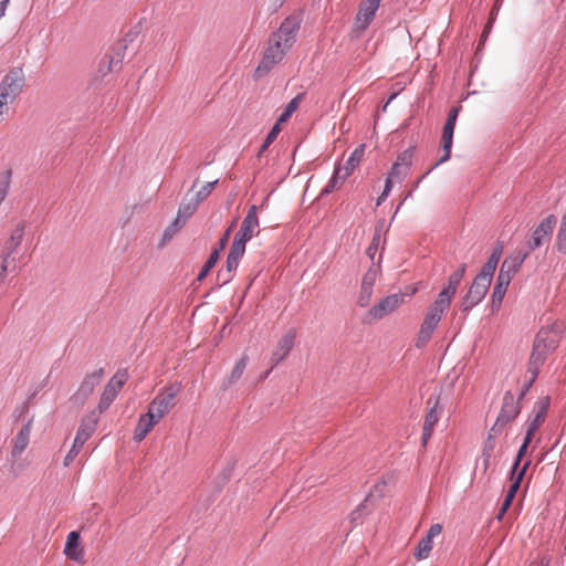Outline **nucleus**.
<instances>
[{
	"label": "nucleus",
	"instance_id": "a211bd4d",
	"mask_svg": "<svg viewBox=\"0 0 566 566\" xmlns=\"http://www.w3.org/2000/svg\"><path fill=\"white\" fill-rule=\"evenodd\" d=\"M244 252L245 245L239 242L232 243L227 259V272L219 274V276H222L223 283H227L232 279L233 272L239 265V260L243 256Z\"/></svg>",
	"mask_w": 566,
	"mask_h": 566
},
{
	"label": "nucleus",
	"instance_id": "9b49d317",
	"mask_svg": "<svg viewBox=\"0 0 566 566\" xmlns=\"http://www.w3.org/2000/svg\"><path fill=\"white\" fill-rule=\"evenodd\" d=\"M521 412L520 402L511 392H505L503 396L502 408L497 416L495 426H505L513 421Z\"/></svg>",
	"mask_w": 566,
	"mask_h": 566
},
{
	"label": "nucleus",
	"instance_id": "4c0bfd02",
	"mask_svg": "<svg viewBox=\"0 0 566 566\" xmlns=\"http://www.w3.org/2000/svg\"><path fill=\"white\" fill-rule=\"evenodd\" d=\"M282 125L283 124H279L277 120L275 122L272 129L270 130V133L268 134L266 138L263 142V144L260 148L259 155L264 153L268 149V147L276 139L277 135L282 130Z\"/></svg>",
	"mask_w": 566,
	"mask_h": 566
},
{
	"label": "nucleus",
	"instance_id": "c756f323",
	"mask_svg": "<svg viewBox=\"0 0 566 566\" xmlns=\"http://www.w3.org/2000/svg\"><path fill=\"white\" fill-rule=\"evenodd\" d=\"M217 182L218 179L206 182L199 189H197L198 182L195 181L189 193L200 203L210 196Z\"/></svg>",
	"mask_w": 566,
	"mask_h": 566
},
{
	"label": "nucleus",
	"instance_id": "f257e3e1",
	"mask_svg": "<svg viewBox=\"0 0 566 566\" xmlns=\"http://www.w3.org/2000/svg\"><path fill=\"white\" fill-rule=\"evenodd\" d=\"M298 24L293 19H286L279 30L271 35L263 57L254 71L255 78L266 75L283 60L285 53L295 42Z\"/></svg>",
	"mask_w": 566,
	"mask_h": 566
},
{
	"label": "nucleus",
	"instance_id": "c85d7f7f",
	"mask_svg": "<svg viewBox=\"0 0 566 566\" xmlns=\"http://www.w3.org/2000/svg\"><path fill=\"white\" fill-rule=\"evenodd\" d=\"M438 401H436L434 406L430 409V411L427 413L424 418L423 423V432H422V443L426 444L428 440L430 439L433 427L439 420V413L437 410Z\"/></svg>",
	"mask_w": 566,
	"mask_h": 566
},
{
	"label": "nucleus",
	"instance_id": "680f3d73",
	"mask_svg": "<svg viewBox=\"0 0 566 566\" xmlns=\"http://www.w3.org/2000/svg\"><path fill=\"white\" fill-rule=\"evenodd\" d=\"M1 2L4 3L6 6H8L10 0H2Z\"/></svg>",
	"mask_w": 566,
	"mask_h": 566
},
{
	"label": "nucleus",
	"instance_id": "7c9ffc66",
	"mask_svg": "<svg viewBox=\"0 0 566 566\" xmlns=\"http://www.w3.org/2000/svg\"><path fill=\"white\" fill-rule=\"evenodd\" d=\"M511 281H512V277L499 272V275L496 279V284L494 286L493 294H492L493 302H499V303L502 302Z\"/></svg>",
	"mask_w": 566,
	"mask_h": 566
},
{
	"label": "nucleus",
	"instance_id": "9d476101",
	"mask_svg": "<svg viewBox=\"0 0 566 566\" xmlns=\"http://www.w3.org/2000/svg\"><path fill=\"white\" fill-rule=\"evenodd\" d=\"M405 294H391L381 298L376 305H374L368 314L374 319H381L386 315L392 313L403 303Z\"/></svg>",
	"mask_w": 566,
	"mask_h": 566
},
{
	"label": "nucleus",
	"instance_id": "09e8293b",
	"mask_svg": "<svg viewBox=\"0 0 566 566\" xmlns=\"http://www.w3.org/2000/svg\"><path fill=\"white\" fill-rule=\"evenodd\" d=\"M514 497H515V494H511V493L506 492L505 499H504V501L502 503V506H501V509H500V511H499V513L496 515V518L499 521H501L503 518L504 514L510 509Z\"/></svg>",
	"mask_w": 566,
	"mask_h": 566
},
{
	"label": "nucleus",
	"instance_id": "e2e57ef3",
	"mask_svg": "<svg viewBox=\"0 0 566 566\" xmlns=\"http://www.w3.org/2000/svg\"><path fill=\"white\" fill-rule=\"evenodd\" d=\"M416 291H417L416 289H412V291L410 292V294H409V295H410V296H411V295H413V294L416 293Z\"/></svg>",
	"mask_w": 566,
	"mask_h": 566
},
{
	"label": "nucleus",
	"instance_id": "c9c22d12",
	"mask_svg": "<svg viewBox=\"0 0 566 566\" xmlns=\"http://www.w3.org/2000/svg\"><path fill=\"white\" fill-rule=\"evenodd\" d=\"M502 248L495 249L490 255L488 262L482 266L481 273L493 277L497 263L501 259Z\"/></svg>",
	"mask_w": 566,
	"mask_h": 566
},
{
	"label": "nucleus",
	"instance_id": "13d9d810",
	"mask_svg": "<svg viewBox=\"0 0 566 566\" xmlns=\"http://www.w3.org/2000/svg\"><path fill=\"white\" fill-rule=\"evenodd\" d=\"M458 114H459V108L458 107H453L450 111L449 115H448L447 122L451 123V124H455L457 118H458Z\"/></svg>",
	"mask_w": 566,
	"mask_h": 566
},
{
	"label": "nucleus",
	"instance_id": "6e6552de",
	"mask_svg": "<svg viewBox=\"0 0 566 566\" xmlns=\"http://www.w3.org/2000/svg\"><path fill=\"white\" fill-rule=\"evenodd\" d=\"M177 390L174 388H167L164 392L157 395L148 407L154 418L159 422L175 406V398Z\"/></svg>",
	"mask_w": 566,
	"mask_h": 566
},
{
	"label": "nucleus",
	"instance_id": "a18cd8bd",
	"mask_svg": "<svg viewBox=\"0 0 566 566\" xmlns=\"http://www.w3.org/2000/svg\"><path fill=\"white\" fill-rule=\"evenodd\" d=\"M514 497H515V494H511V493L506 492L505 499H504V501L502 503V506H501V509H500V511H499V513L496 515V518L499 521H501L503 518L504 514L510 509Z\"/></svg>",
	"mask_w": 566,
	"mask_h": 566
},
{
	"label": "nucleus",
	"instance_id": "ea45409f",
	"mask_svg": "<svg viewBox=\"0 0 566 566\" xmlns=\"http://www.w3.org/2000/svg\"><path fill=\"white\" fill-rule=\"evenodd\" d=\"M247 361H248V357L247 356H243L237 364L235 366L233 367L231 374H230V377H229V381L230 382H235L243 374L245 367H247Z\"/></svg>",
	"mask_w": 566,
	"mask_h": 566
},
{
	"label": "nucleus",
	"instance_id": "5701e85b",
	"mask_svg": "<svg viewBox=\"0 0 566 566\" xmlns=\"http://www.w3.org/2000/svg\"><path fill=\"white\" fill-rule=\"evenodd\" d=\"M30 434L31 423L28 422L20 429V431L17 433L13 440V447L11 451L12 457H19L27 449L30 442Z\"/></svg>",
	"mask_w": 566,
	"mask_h": 566
},
{
	"label": "nucleus",
	"instance_id": "de8ad7c7",
	"mask_svg": "<svg viewBox=\"0 0 566 566\" xmlns=\"http://www.w3.org/2000/svg\"><path fill=\"white\" fill-rule=\"evenodd\" d=\"M514 497H515V494H511V493L506 492L505 499H504V501L502 503V506H501V509H500V511H499V513L496 515V518L499 521H501L503 518L504 514L510 509Z\"/></svg>",
	"mask_w": 566,
	"mask_h": 566
},
{
	"label": "nucleus",
	"instance_id": "bb28decb",
	"mask_svg": "<svg viewBox=\"0 0 566 566\" xmlns=\"http://www.w3.org/2000/svg\"><path fill=\"white\" fill-rule=\"evenodd\" d=\"M240 229L245 233L254 237L260 232L259 230V218H258V207L251 206L245 218L243 219Z\"/></svg>",
	"mask_w": 566,
	"mask_h": 566
},
{
	"label": "nucleus",
	"instance_id": "603ef678",
	"mask_svg": "<svg viewBox=\"0 0 566 566\" xmlns=\"http://www.w3.org/2000/svg\"><path fill=\"white\" fill-rule=\"evenodd\" d=\"M391 189H392V185H390V180H386L385 188H384L382 192L380 193V196L377 198V201H376L377 206H380L387 199Z\"/></svg>",
	"mask_w": 566,
	"mask_h": 566
},
{
	"label": "nucleus",
	"instance_id": "bf43d9fd",
	"mask_svg": "<svg viewBox=\"0 0 566 566\" xmlns=\"http://www.w3.org/2000/svg\"><path fill=\"white\" fill-rule=\"evenodd\" d=\"M9 104L11 103L0 97V117L7 113Z\"/></svg>",
	"mask_w": 566,
	"mask_h": 566
},
{
	"label": "nucleus",
	"instance_id": "7ed1b4c3",
	"mask_svg": "<svg viewBox=\"0 0 566 566\" xmlns=\"http://www.w3.org/2000/svg\"><path fill=\"white\" fill-rule=\"evenodd\" d=\"M25 84V75L22 67L11 69L0 82V97L11 104L21 94Z\"/></svg>",
	"mask_w": 566,
	"mask_h": 566
},
{
	"label": "nucleus",
	"instance_id": "ddd939ff",
	"mask_svg": "<svg viewBox=\"0 0 566 566\" xmlns=\"http://www.w3.org/2000/svg\"><path fill=\"white\" fill-rule=\"evenodd\" d=\"M378 270L375 268H369L367 272L364 274L359 293L357 296V305L360 307H367L370 303L375 283L378 279Z\"/></svg>",
	"mask_w": 566,
	"mask_h": 566
},
{
	"label": "nucleus",
	"instance_id": "b1692460",
	"mask_svg": "<svg viewBox=\"0 0 566 566\" xmlns=\"http://www.w3.org/2000/svg\"><path fill=\"white\" fill-rule=\"evenodd\" d=\"M199 205L200 203L198 202V200H196L190 193H188V196L179 207L175 224H184L186 220L197 211Z\"/></svg>",
	"mask_w": 566,
	"mask_h": 566
},
{
	"label": "nucleus",
	"instance_id": "473e14b6",
	"mask_svg": "<svg viewBox=\"0 0 566 566\" xmlns=\"http://www.w3.org/2000/svg\"><path fill=\"white\" fill-rule=\"evenodd\" d=\"M530 463H531V460H527L524 462V464L522 465V468L518 471L514 472V470H512V475H511L512 483L507 490V493L516 495V492L520 489L521 482L525 475V472H526Z\"/></svg>",
	"mask_w": 566,
	"mask_h": 566
},
{
	"label": "nucleus",
	"instance_id": "aec40b11",
	"mask_svg": "<svg viewBox=\"0 0 566 566\" xmlns=\"http://www.w3.org/2000/svg\"><path fill=\"white\" fill-rule=\"evenodd\" d=\"M98 415L93 411L90 416L83 418L76 432L74 443L83 447L96 429Z\"/></svg>",
	"mask_w": 566,
	"mask_h": 566
},
{
	"label": "nucleus",
	"instance_id": "2f4dec72",
	"mask_svg": "<svg viewBox=\"0 0 566 566\" xmlns=\"http://www.w3.org/2000/svg\"><path fill=\"white\" fill-rule=\"evenodd\" d=\"M303 99V94H297L294 98L290 101V103L286 105L282 114L276 119L279 124H285L290 117L297 111L301 102Z\"/></svg>",
	"mask_w": 566,
	"mask_h": 566
},
{
	"label": "nucleus",
	"instance_id": "423d86ee",
	"mask_svg": "<svg viewBox=\"0 0 566 566\" xmlns=\"http://www.w3.org/2000/svg\"><path fill=\"white\" fill-rule=\"evenodd\" d=\"M556 222V217L554 214H549L538 223L526 243L530 251L536 250L551 241Z\"/></svg>",
	"mask_w": 566,
	"mask_h": 566
},
{
	"label": "nucleus",
	"instance_id": "58836bf2",
	"mask_svg": "<svg viewBox=\"0 0 566 566\" xmlns=\"http://www.w3.org/2000/svg\"><path fill=\"white\" fill-rule=\"evenodd\" d=\"M218 259H219V250H214L210 254V256L207 260L206 264L202 266L200 273L198 274V277H197L198 281H202L207 276L209 271L216 265Z\"/></svg>",
	"mask_w": 566,
	"mask_h": 566
},
{
	"label": "nucleus",
	"instance_id": "a878e982",
	"mask_svg": "<svg viewBox=\"0 0 566 566\" xmlns=\"http://www.w3.org/2000/svg\"><path fill=\"white\" fill-rule=\"evenodd\" d=\"M467 270L465 264H461L458 270H455L448 279V284L441 290V294L453 298L457 293V290Z\"/></svg>",
	"mask_w": 566,
	"mask_h": 566
},
{
	"label": "nucleus",
	"instance_id": "dca6fc26",
	"mask_svg": "<svg viewBox=\"0 0 566 566\" xmlns=\"http://www.w3.org/2000/svg\"><path fill=\"white\" fill-rule=\"evenodd\" d=\"M441 532H442V526L440 524H433L430 526L426 536H423L419 541V543L416 547L415 557L418 560L426 559L429 557L430 552L432 551V547H433V538L439 536L441 534Z\"/></svg>",
	"mask_w": 566,
	"mask_h": 566
},
{
	"label": "nucleus",
	"instance_id": "f03ea898",
	"mask_svg": "<svg viewBox=\"0 0 566 566\" xmlns=\"http://www.w3.org/2000/svg\"><path fill=\"white\" fill-rule=\"evenodd\" d=\"M559 343V334L555 329H541L535 338L531 355V365L537 368Z\"/></svg>",
	"mask_w": 566,
	"mask_h": 566
},
{
	"label": "nucleus",
	"instance_id": "4d7b16f0",
	"mask_svg": "<svg viewBox=\"0 0 566 566\" xmlns=\"http://www.w3.org/2000/svg\"><path fill=\"white\" fill-rule=\"evenodd\" d=\"M8 272V262L7 258L2 259L1 265H0V284L4 281Z\"/></svg>",
	"mask_w": 566,
	"mask_h": 566
},
{
	"label": "nucleus",
	"instance_id": "1a4fd4ad",
	"mask_svg": "<svg viewBox=\"0 0 566 566\" xmlns=\"http://www.w3.org/2000/svg\"><path fill=\"white\" fill-rule=\"evenodd\" d=\"M103 369L95 370L88 374L81 382L76 392L72 396L71 400L76 406H83L90 396L94 392L95 388L101 382L103 377Z\"/></svg>",
	"mask_w": 566,
	"mask_h": 566
},
{
	"label": "nucleus",
	"instance_id": "0eeeda50",
	"mask_svg": "<svg viewBox=\"0 0 566 566\" xmlns=\"http://www.w3.org/2000/svg\"><path fill=\"white\" fill-rule=\"evenodd\" d=\"M381 0H363L353 24V32L360 35L373 22Z\"/></svg>",
	"mask_w": 566,
	"mask_h": 566
},
{
	"label": "nucleus",
	"instance_id": "8fccbe9b",
	"mask_svg": "<svg viewBox=\"0 0 566 566\" xmlns=\"http://www.w3.org/2000/svg\"><path fill=\"white\" fill-rule=\"evenodd\" d=\"M514 497H515V494H511V493L506 492L505 499H504V501L502 503V506H501V509H500V511H499V513L496 515V518L499 521H501L503 518L504 514L510 509Z\"/></svg>",
	"mask_w": 566,
	"mask_h": 566
},
{
	"label": "nucleus",
	"instance_id": "f8f14e48",
	"mask_svg": "<svg viewBox=\"0 0 566 566\" xmlns=\"http://www.w3.org/2000/svg\"><path fill=\"white\" fill-rule=\"evenodd\" d=\"M452 298L439 293L427 308L423 322L437 327L444 312L450 307Z\"/></svg>",
	"mask_w": 566,
	"mask_h": 566
},
{
	"label": "nucleus",
	"instance_id": "c03bdc74",
	"mask_svg": "<svg viewBox=\"0 0 566 566\" xmlns=\"http://www.w3.org/2000/svg\"><path fill=\"white\" fill-rule=\"evenodd\" d=\"M9 188H10V172L8 171L0 178V205L6 199Z\"/></svg>",
	"mask_w": 566,
	"mask_h": 566
},
{
	"label": "nucleus",
	"instance_id": "5fc2aeb1",
	"mask_svg": "<svg viewBox=\"0 0 566 566\" xmlns=\"http://www.w3.org/2000/svg\"><path fill=\"white\" fill-rule=\"evenodd\" d=\"M253 237L249 233H245L244 231H242L241 229L239 230V232L235 234V238L233 240V242H239V243H242L243 245H245V243L251 240Z\"/></svg>",
	"mask_w": 566,
	"mask_h": 566
},
{
	"label": "nucleus",
	"instance_id": "864d4df0",
	"mask_svg": "<svg viewBox=\"0 0 566 566\" xmlns=\"http://www.w3.org/2000/svg\"><path fill=\"white\" fill-rule=\"evenodd\" d=\"M253 237L249 233H245L244 231H242L241 229L239 230V232L235 234V238L233 240V242H239V243H242L243 245H245V243L251 240Z\"/></svg>",
	"mask_w": 566,
	"mask_h": 566
},
{
	"label": "nucleus",
	"instance_id": "cd10ccee",
	"mask_svg": "<svg viewBox=\"0 0 566 566\" xmlns=\"http://www.w3.org/2000/svg\"><path fill=\"white\" fill-rule=\"evenodd\" d=\"M365 153V146L359 145L348 157L346 163L340 166L336 167L337 169H342V172L344 174V177H349L354 169L359 165V163L363 159Z\"/></svg>",
	"mask_w": 566,
	"mask_h": 566
},
{
	"label": "nucleus",
	"instance_id": "79ce46f5",
	"mask_svg": "<svg viewBox=\"0 0 566 566\" xmlns=\"http://www.w3.org/2000/svg\"><path fill=\"white\" fill-rule=\"evenodd\" d=\"M531 442H532V438H528L525 436L524 441L517 452V455H516V459H515V462H514V465L512 469V470H514V472L520 470L518 467H520Z\"/></svg>",
	"mask_w": 566,
	"mask_h": 566
},
{
	"label": "nucleus",
	"instance_id": "39448f33",
	"mask_svg": "<svg viewBox=\"0 0 566 566\" xmlns=\"http://www.w3.org/2000/svg\"><path fill=\"white\" fill-rule=\"evenodd\" d=\"M491 281V276L481 272L475 276L461 304V310L463 312H469L484 298Z\"/></svg>",
	"mask_w": 566,
	"mask_h": 566
},
{
	"label": "nucleus",
	"instance_id": "6e6d98bb",
	"mask_svg": "<svg viewBox=\"0 0 566 566\" xmlns=\"http://www.w3.org/2000/svg\"><path fill=\"white\" fill-rule=\"evenodd\" d=\"M235 224V221H233L230 227L226 230L224 234L222 235V238L220 239V250H223L229 241V238H230V234H231V231L233 229Z\"/></svg>",
	"mask_w": 566,
	"mask_h": 566
},
{
	"label": "nucleus",
	"instance_id": "4be33fe9",
	"mask_svg": "<svg viewBox=\"0 0 566 566\" xmlns=\"http://www.w3.org/2000/svg\"><path fill=\"white\" fill-rule=\"evenodd\" d=\"M157 423L158 421L154 418V416L150 412L147 411V413L142 415L135 428L134 439L136 441L144 440Z\"/></svg>",
	"mask_w": 566,
	"mask_h": 566
},
{
	"label": "nucleus",
	"instance_id": "72a5a7b5",
	"mask_svg": "<svg viewBox=\"0 0 566 566\" xmlns=\"http://www.w3.org/2000/svg\"><path fill=\"white\" fill-rule=\"evenodd\" d=\"M434 329H436L434 326L422 321L420 329L417 335L416 343H415L416 347H418V348L423 347L430 340Z\"/></svg>",
	"mask_w": 566,
	"mask_h": 566
},
{
	"label": "nucleus",
	"instance_id": "37998d69",
	"mask_svg": "<svg viewBox=\"0 0 566 566\" xmlns=\"http://www.w3.org/2000/svg\"><path fill=\"white\" fill-rule=\"evenodd\" d=\"M407 171L408 170H403V168L394 163L386 180H390V185H394V181L403 178Z\"/></svg>",
	"mask_w": 566,
	"mask_h": 566
},
{
	"label": "nucleus",
	"instance_id": "49530a36",
	"mask_svg": "<svg viewBox=\"0 0 566 566\" xmlns=\"http://www.w3.org/2000/svg\"><path fill=\"white\" fill-rule=\"evenodd\" d=\"M514 497H515V494H511V493L506 492L505 499H504V501L502 503V506H501V509H500V511H499V513L496 515V518L499 521H501L503 518L504 514L510 509Z\"/></svg>",
	"mask_w": 566,
	"mask_h": 566
},
{
	"label": "nucleus",
	"instance_id": "e433bc0d",
	"mask_svg": "<svg viewBox=\"0 0 566 566\" xmlns=\"http://www.w3.org/2000/svg\"><path fill=\"white\" fill-rule=\"evenodd\" d=\"M556 248L559 252L566 253V212L562 218V222L556 235Z\"/></svg>",
	"mask_w": 566,
	"mask_h": 566
},
{
	"label": "nucleus",
	"instance_id": "3c124183",
	"mask_svg": "<svg viewBox=\"0 0 566 566\" xmlns=\"http://www.w3.org/2000/svg\"><path fill=\"white\" fill-rule=\"evenodd\" d=\"M81 448H82L81 446H77L73 442L71 450L67 452V454L65 455L64 461H63V464L65 467H69L73 462V460L78 454Z\"/></svg>",
	"mask_w": 566,
	"mask_h": 566
},
{
	"label": "nucleus",
	"instance_id": "6ab92c4d",
	"mask_svg": "<svg viewBox=\"0 0 566 566\" xmlns=\"http://www.w3.org/2000/svg\"><path fill=\"white\" fill-rule=\"evenodd\" d=\"M80 533L76 531H72L69 533L64 546L65 556L74 562L83 563L84 562V548L80 543Z\"/></svg>",
	"mask_w": 566,
	"mask_h": 566
},
{
	"label": "nucleus",
	"instance_id": "4468645a",
	"mask_svg": "<svg viewBox=\"0 0 566 566\" xmlns=\"http://www.w3.org/2000/svg\"><path fill=\"white\" fill-rule=\"evenodd\" d=\"M296 332L294 328H290L277 342L271 355V363L273 366L279 365L283 361L294 347Z\"/></svg>",
	"mask_w": 566,
	"mask_h": 566
},
{
	"label": "nucleus",
	"instance_id": "393cba45",
	"mask_svg": "<svg viewBox=\"0 0 566 566\" xmlns=\"http://www.w3.org/2000/svg\"><path fill=\"white\" fill-rule=\"evenodd\" d=\"M24 223H18L11 231L10 238L6 242V254L3 258L9 260V256L17 251L24 237Z\"/></svg>",
	"mask_w": 566,
	"mask_h": 566
},
{
	"label": "nucleus",
	"instance_id": "412c9836",
	"mask_svg": "<svg viewBox=\"0 0 566 566\" xmlns=\"http://www.w3.org/2000/svg\"><path fill=\"white\" fill-rule=\"evenodd\" d=\"M528 252L515 251L513 254L506 256L502 262L500 273L506 274L510 277H514V275L521 269L524 260L527 258Z\"/></svg>",
	"mask_w": 566,
	"mask_h": 566
},
{
	"label": "nucleus",
	"instance_id": "2eb2a0df",
	"mask_svg": "<svg viewBox=\"0 0 566 566\" xmlns=\"http://www.w3.org/2000/svg\"><path fill=\"white\" fill-rule=\"evenodd\" d=\"M549 407V398L543 397L535 402L533 413L534 417L528 420L526 428V437L532 438L535 436L538 428L543 424Z\"/></svg>",
	"mask_w": 566,
	"mask_h": 566
},
{
	"label": "nucleus",
	"instance_id": "f3484780",
	"mask_svg": "<svg viewBox=\"0 0 566 566\" xmlns=\"http://www.w3.org/2000/svg\"><path fill=\"white\" fill-rule=\"evenodd\" d=\"M454 126H455V124L446 122V124L443 126L442 137H441L443 156L417 181V186L420 184V181L423 178H426L432 171V169H434L440 164L449 160L450 155H451Z\"/></svg>",
	"mask_w": 566,
	"mask_h": 566
},
{
	"label": "nucleus",
	"instance_id": "052dcab7",
	"mask_svg": "<svg viewBox=\"0 0 566 566\" xmlns=\"http://www.w3.org/2000/svg\"><path fill=\"white\" fill-rule=\"evenodd\" d=\"M7 7L4 3L0 2V19L6 14Z\"/></svg>",
	"mask_w": 566,
	"mask_h": 566
},
{
	"label": "nucleus",
	"instance_id": "a19ab883",
	"mask_svg": "<svg viewBox=\"0 0 566 566\" xmlns=\"http://www.w3.org/2000/svg\"><path fill=\"white\" fill-rule=\"evenodd\" d=\"M395 164H397L399 167L403 168V170H408L412 164V151L405 150L401 154H399Z\"/></svg>",
	"mask_w": 566,
	"mask_h": 566
},
{
	"label": "nucleus",
	"instance_id": "20e7f679",
	"mask_svg": "<svg viewBox=\"0 0 566 566\" xmlns=\"http://www.w3.org/2000/svg\"><path fill=\"white\" fill-rule=\"evenodd\" d=\"M128 377H129V375H128L127 369H119L109 379V381L107 382V385L105 386V388L102 392V396H101V399H99V402L97 406L98 415L104 412L106 409H108L111 403L116 399L117 395L122 390L123 386L128 380Z\"/></svg>",
	"mask_w": 566,
	"mask_h": 566
},
{
	"label": "nucleus",
	"instance_id": "f704fd0d",
	"mask_svg": "<svg viewBox=\"0 0 566 566\" xmlns=\"http://www.w3.org/2000/svg\"><path fill=\"white\" fill-rule=\"evenodd\" d=\"M347 178L348 177H344L342 169L335 168L333 177L331 178L328 184L324 187L321 195L324 196V195L331 193L335 189L339 188Z\"/></svg>",
	"mask_w": 566,
	"mask_h": 566
}]
</instances>
